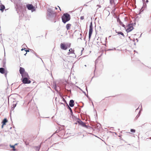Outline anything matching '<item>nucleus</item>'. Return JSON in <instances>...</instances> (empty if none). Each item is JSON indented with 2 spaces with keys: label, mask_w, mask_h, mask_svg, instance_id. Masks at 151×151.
I'll return each instance as SVG.
<instances>
[{
  "label": "nucleus",
  "mask_w": 151,
  "mask_h": 151,
  "mask_svg": "<svg viewBox=\"0 0 151 151\" xmlns=\"http://www.w3.org/2000/svg\"><path fill=\"white\" fill-rule=\"evenodd\" d=\"M70 18V15L67 13L64 14L62 17V21L64 23L69 21Z\"/></svg>",
  "instance_id": "nucleus-1"
},
{
  "label": "nucleus",
  "mask_w": 151,
  "mask_h": 151,
  "mask_svg": "<svg viewBox=\"0 0 151 151\" xmlns=\"http://www.w3.org/2000/svg\"><path fill=\"white\" fill-rule=\"evenodd\" d=\"M71 43H62L60 44V47L63 50H66L68 47H70L71 46Z\"/></svg>",
  "instance_id": "nucleus-2"
},
{
  "label": "nucleus",
  "mask_w": 151,
  "mask_h": 151,
  "mask_svg": "<svg viewBox=\"0 0 151 151\" xmlns=\"http://www.w3.org/2000/svg\"><path fill=\"white\" fill-rule=\"evenodd\" d=\"M29 78H24L22 80V82L24 84H29L31 83V81L29 80Z\"/></svg>",
  "instance_id": "nucleus-3"
},
{
  "label": "nucleus",
  "mask_w": 151,
  "mask_h": 151,
  "mask_svg": "<svg viewBox=\"0 0 151 151\" xmlns=\"http://www.w3.org/2000/svg\"><path fill=\"white\" fill-rule=\"evenodd\" d=\"M133 25L132 24H130L127 26V28L126 29V31L127 32H129L132 31L133 29Z\"/></svg>",
  "instance_id": "nucleus-4"
},
{
  "label": "nucleus",
  "mask_w": 151,
  "mask_h": 151,
  "mask_svg": "<svg viewBox=\"0 0 151 151\" xmlns=\"http://www.w3.org/2000/svg\"><path fill=\"white\" fill-rule=\"evenodd\" d=\"M93 32V26L92 23L90 25L89 32V39L90 40L91 38Z\"/></svg>",
  "instance_id": "nucleus-5"
},
{
  "label": "nucleus",
  "mask_w": 151,
  "mask_h": 151,
  "mask_svg": "<svg viewBox=\"0 0 151 151\" xmlns=\"http://www.w3.org/2000/svg\"><path fill=\"white\" fill-rule=\"evenodd\" d=\"M77 122L79 125L83 127H87V126L85 124L81 121L80 119H77Z\"/></svg>",
  "instance_id": "nucleus-6"
},
{
  "label": "nucleus",
  "mask_w": 151,
  "mask_h": 151,
  "mask_svg": "<svg viewBox=\"0 0 151 151\" xmlns=\"http://www.w3.org/2000/svg\"><path fill=\"white\" fill-rule=\"evenodd\" d=\"M8 122V120L6 118H4L2 121V122L1 123L2 124V125L1 126V128H3L4 126V125H6V123Z\"/></svg>",
  "instance_id": "nucleus-7"
},
{
  "label": "nucleus",
  "mask_w": 151,
  "mask_h": 151,
  "mask_svg": "<svg viewBox=\"0 0 151 151\" xmlns=\"http://www.w3.org/2000/svg\"><path fill=\"white\" fill-rule=\"evenodd\" d=\"M0 73L2 74L5 73V75L7 73V71L5 70V69L2 68H0Z\"/></svg>",
  "instance_id": "nucleus-8"
},
{
  "label": "nucleus",
  "mask_w": 151,
  "mask_h": 151,
  "mask_svg": "<svg viewBox=\"0 0 151 151\" xmlns=\"http://www.w3.org/2000/svg\"><path fill=\"white\" fill-rule=\"evenodd\" d=\"M27 7L29 10H32L34 9V7L32 4H28L27 5Z\"/></svg>",
  "instance_id": "nucleus-9"
},
{
  "label": "nucleus",
  "mask_w": 151,
  "mask_h": 151,
  "mask_svg": "<svg viewBox=\"0 0 151 151\" xmlns=\"http://www.w3.org/2000/svg\"><path fill=\"white\" fill-rule=\"evenodd\" d=\"M21 76L22 77V78H29V76L27 73L26 72H25L24 73H23L21 75Z\"/></svg>",
  "instance_id": "nucleus-10"
},
{
  "label": "nucleus",
  "mask_w": 151,
  "mask_h": 151,
  "mask_svg": "<svg viewBox=\"0 0 151 151\" xmlns=\"http://www.w3.org/2000/svg\"><path fill=\"white\" fill-rule=\"evenodd\" d=\"M26 72L25 71V70L24 68L20 67L19 69V72L21 75L23 73H24Z\"/></svg>",
  "instance_id": "nucleus-11"
},
{
  "label": "nucleus",
  "mask_w": 151,
  "mask_h": 151,
  "mask_svg": "<svg viewBox=\"0 0 151 151\" xmlns=\"http://www.w3.org/2000/svg\"><path fill=\"white\" fill-rule=\"evenodd\" d=\"M69 105L70 107H73L74 105V101L73 100H70V101Z\"/></svg>",
  "instance_id": "nucleus-12"
},
{
  "label": "nucleus",
  "mask_w": 151,
  "mask_h": 151,
  "mask_svg": "<svg viewBox=\"0 0 151 151\" xmlns=\"http://www.w3.org/2000/svg\"><path fill=\"white\" fill-rule=\"evenodd\" d=\"M69 52L68 53V54L69 55L70 54H74V50L72 48H70L69 50Z\"/></svg>",
  "instance_id": "nucleus-13"
},
{
  "label": "nucleus",
  "mask_w": 151,
  "mask_h": 151,
  "mask_svg": "<svg viewBox=\"0 0 151 151\" xmlns=\"http://www.w3.org/2000/svg\"><path fill=\"white\" fill-rule=\"evenodd\" d=\"M5 9V6L2 4H1V5H0V10L3 12L4 9Z\"/></svg>",
  "instance_id": "nucleus-14"
},
{
  "label": "nucleus",
  "mask_w": 151,
  "mask_h": 151,
  "mask_svg": "<svg viewBox=\"0 0 151 151\" xmlns=\"http://www.w3.org/2000/svg\"><path fill=\"white\" fill-rule=\"evenodd\" d=\"M117 22L119 23L120 25L122 26V27H125V25L123 24V23L121 22L119 19H117Z\"/></svg>",
  "instance_id": "nucleus-15"
},
{
  "label": "nucleus",
  "mask_w": 151,
  "mask_h": 151,
  "mask_svg": "<svg viewBox=\"0 0 151 151\" xmlns=\"http://www.w3.org/2000/svg\"><path fill=\"white\" fill-rule=\"evenodd\" d=\"M71 26V24H67L66 25V28L67 30H68L70 29Z\"/></svg>",
  "instance_id": "nucleus-16"
},
{
  "label": "nucleus",
  "mask_w": 151,
  "mask_h": 151,
  "mask_svg": "<svg viewBox=\"0 0 151 151\" xmlns=\"http://www.w3.org/2000/svg\"><path fill=\"white\" fill-rule=\"evenodd\" d=\"M10 147L13 148V150L15 151L16 150L15 149V145H10Z\"/></svg>",
  "instance_id": "nucleus-17"
},
{
  "label": "nucleus",
  "mask_w": 151,
  "mask_h": 151,
  "mask_svg": "<svg viewBox=\"0 0 151 151\" xmlns=\"http://www.w3.org/2000/svg\"><path fill=\"white\" fill-rule=\"evenodd\" d=\"M117 33L123 36V37L124 36V34L122 32H118Z\"/></svg>",
  "instance_id": "nucleus-18"
},
{
  "label": "nucleus",
  "mask_w": 151,
  "mask_h": 151,
  "mask_svg": "<svg viewBox=\"0 0 151 151\" xmlns=\"http://www.w3.org/2000/svg\"><path fill=\"white\" fill-rule=\"evenodd\" d=\"M67 105L68 106V108L69 109L70 111V112L72 113V110L71 109L69 106L67 104Z\"/></svg>",
  "instance_id": "nucleus-19"
},
{
  "label": "nucleus",
  "mask_w": 151,
  "mask_h": 151,
  "mask_svg": "<svg viewBox=\"0 0 151 151\" xmlns=\"http://www.w3.org/2000/svg\"><path fill=\"white\" fill-rule=\"evenodd\" d=\"M130 131L132 132H135V130L134 129H131Z\"/></svg>",
  "instance_id": "nucleus-20"
},
{
  "label": "nucleus",
  "mask_w": 151,
  "mask_h": 151,
  "mask_svg": "<svg viewBox=\"0 0 151 151\" xmlns=\"http://www.w3.org/2000/svg\"><path fill=\"white\" fill-rule=\"evenodd\" d=\"M81 20H83L84 19V17L83 16H81L80 17Z\"/></svg>",
  "instance_id": "nucleus-21"
},
{
  "label": "nucleus",
  "mask_w": 151,
  "mask_h": 151,
  "mask_svg": "<svg viewBox=\"0 0 151 151\" xmlns=\"http://www.w3.org/2000/svg\"><path fill=\"white\" fill-rule=\"evenodd\" d=\"M144 1H145V0H144ZM145 3H146V4H147V3L148 2V0H146L145 1Z\"/></svg>",
  "instance_id": "nucleus-22"
},
{
  "label": "nucleus",
  "mask_w": 151,
  "mask_h": 151,
  "mask_svg": "<svg viewBox=\"0 0 151 151\" xmlns=\"http://www.w3.org/2000/svg\"><path fill=\"white\" fill-rule=\"evenodd\" d=\"M62 99L63 100V101H65V102H66V101H65V99L63 97H62Z\"/></svg>",
  "instance_id": "nucleus-23"
},
{
  "label": "nucleus",
  "mask_w": 151,
  "mask_h": 151,
  "mask_svg": "<svg viewBox=\"0 0 151 151\" xmlns=\"http://www.w3.org/2000/svg\"><path fill=\"white\" fill-rule=\"evenodd\" d=\"M57 7H58V8H59V10H60V11H61V9H60V7H59V6H57Z\"/></svg>",
  "instance_id": "nucleus-24"
},
{
  "label": "nucleus",
  "mask_w": 151,
  "mask_h": 151,
  "mask_svg": "<svg viewBox=\"0 0 151 151\" xmlns=\"http://www.w3.org/2000/svg\"><path fill=\"white\" fill-rule=\"evenodd\" d=\"M78 124V123L77 122V121H76V122L75 123V124Z\"/></svg>",
  "instance_id": "nucleus-25"
},
{
  "label": "nucleus",
  "mask_w": 151,
  "mask_h": 151,
  "mask_svg": "<svg viewBox=\"0 0 151 151\" xmlns=\"http://www.w3.org/2000/svg\"><path fill=\"white\" fill-rule=\"evenodd\" d=\"M25 51L27 52H29V50H25Z\"/></svg>",
  "instance_id": "nucleus-26"
},
{
  "label": "nucleus",
  "mask_w": 151,
  "mask_h": 151,
  "mask_svg": "<svg viewBox=\"0 0 151 151\" xmlns=\"http://www.w3.org/2000/svg\"><path fill=\"white\" fill-rule=\"evenodd\" d=\"M25 49V48H24V49H22L21 50H24Z\"/></svg>",
  "instance_id": "nucleus-27"
},
{
  "label": "nucleus",
  "mask_w": 151,
  "mask_h": 151,
  "mask_svg": "<svg viewBox=\"0 0 151 151\" xmlns=\"http://www.w3.org/2000/svg\"><path fill=\"white\" fill-rule=\"evenodd\" d=\"M17 145V144H15L14 145H15V146H16V145Z\"/></svg>",
  "instance_id": "nucleus-28"
},
{
  "label": "nucleus",
  "mask_w": 151,
  "mask_h": 151,
  "mask_svg": "<svg viewBox=\"0 0 151 151\" xmlns=\"http://www.w3.org/2000/svg\"><path fill=\"white\" fill-rule=\"evenodd\" d=\"M55 9H58V8H57L56 7H55Z\"/></svg>",
  "instance_id": "nucleus-29"
},
{
  "label": "nucleus",
  "mask_w": 151,
  "mask_h": 151,
  "mask_svg": "<svg viewBox=\"0 0 151 151\" xmlns=\"http://www.w3.org/2000/svg\"><path fill=\"white\" fill-rule=\"evenodd\" d=\"M84 6H87V5H86V4H85Z\"/></svg>",
  "instance_id": "nucleus-30"
},
{
  "label": "nucleus",
  "mask_w": 151,
  "mask_h": 151,
  "mask_svg": "<svg viewBox=\"0 0 151 151\" xmlns=\"http://www.w3.org/2000/svg\"><path fill=\"white\" fill-rule=\"evenodd\" d=\"M110 2H111V4H112L111 1H110Z\"/></svg>",
  "instance_id": "nucleus-31"
},
{
  "label": "nucleus",
  "mask_w": 151,
  "mask_h": 151,
  "mask_svg": "<svg viewBox=\"0 0 151 151\" xmlns=\"http://www.w3.org/2000/svg\"><path fill=\"white\" fill-rule=\"evenodd\" d=\"M26 54H27V52L25 54H24V55H25Z\"/></svg>",
  "instance_id": "nucleus-32"
},
{
  "label": "nucleus",
  "mask_w": 151,
  "mask_h": 151,
  "mask_svg": "<svg viewBox=\"0 0 151 151\" xmlns=\"http://www.w3.org/2000/svg\"><path fill=\"white\" fill-rule=\"evenodd\" d=\"M61 104H63L62 103H61Z\"/></svg>",
  "instance_id": "nucleus-33"
}]
</instances>
